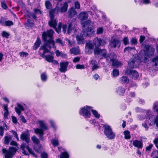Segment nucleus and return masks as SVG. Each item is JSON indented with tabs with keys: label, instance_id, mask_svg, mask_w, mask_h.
<instances>
[{
	"label": "nucleus",
	"instance_id": "obj_1",
	"mask_svg": "<svg viewBox=\"0 0 158 158\" xmlns=\"http://www.w3.org/2000/svg\"><path fill=\"white\" fill-rule=\"evenodd\" d=\"M83 31V34L82 36L77 35L76 36L78 44L83 43V36L90 37L94 35L95 31L94 29V23L90 20H88L82 23Z\"/></svg>",
	"mask_w": 158,
	"mask_h": 158
},
{
	"label": "nucleus",
	"instance_id": "obj_21",
	"mask_svg": "<svg viewBox=\"0 0 158 158\" xmlns=\"http://www.w3.org/2000/svg\"><path fill=\"white\" fill-rule=\"evenodd\" d=\"M68 13L69 18H72L77 14V12L73 7H72L70 8L69 10Z\"/></svg>",
	"mask_w": 158,
	"mask_h": 158
},
{
	"label": "nucleus",
	"instance_id": "obj_6",
	"mask_svg": "<svg viewBox=\"0 0 158 158\" xmlns=\"http://www.w3.org/2000/svg\"><path fill=\"white\" fill-rule=\"evenodd\" d=\"M55 10L52 9L49 11L50 20L48 23V25L51 27L55 28L57 25V21L56 19L54 18V14Z\"/></svg>",
	"mask_w": 158,
	"mask_h": 158
},
{
	"label": "nucleus",
	"instance_id": "obj_57",
	"mask_svg": "<svg viewBox=\"0 0 158 158\" xmlns=\"http://www.w3.org/2000/svg\"><path fill=\"white\" fill-rule=\"evenodd\" d=\"M135 68L137 67L140 64V62L139 60H133Z\"/></svg>",
	"mask_w": 158,
	"mask_h": 158
},
{
	"label": "nucleus",
	"instance_id": "obj_51",
	"mask_svg": "<svg viewBox=\"0 0 158 158\" xmlns=\"http://www.w3.org/2000/svg\"><path fill=\"white\" fill-rule=\"evenodd\" d=\"M150 3V0H143L140 1L139 3L141 5L142 4H148Z\"/></svg>",
	"mask_w": 158,
	"mask_h": 158
},
{
	"label": "nucleus",
	"instance_id": "obj_20",
	"mask_svg": "<svg viewBox=\"0 0 158 158\" xmlns=\"http://www.w3.org/2000/svg\"><path fill=\"white\" fill-rule=\"evenodd\" d=\"M110 45L112 47L114 48L119 47L120 45V42L118 40L114 39L110 42Z\"/></svg>",
	"mask_w": 158,
	"mask_h": 158
},
{
	"label": "nucleus",
	"instance_id": "obj_56",
	"mask_svg": "<svg viewBox=\"0 0 158 158\" xmlns=\"http://www.w3.org/2000/svg\"><path fill=\"white\" fill-rule=\"evenodd\" d=\"M128 65L131 68H135L133 60L128 63Z\"/></svg>",
	"mask_w": 158,
	"mask_h": 158
},
{
	"label": "nucleus",
	"instance_id": "obj_55",
	"mask_svg": "<svg viewBox=\"0 0 158 158\" xmlns=\"http://www.w3.org/2000/svg\"><path fill=\"white\" fill-rule=\"evenodd\" d=\"M34 12L36 15H40L42 13V12L40 10L38 9H34Z\"/></svg>",
	"mask_w": 158,
	"mask_h": 158
},
{
	"label": "nucleus",
	"instance_id": "obj_60",
	"mask_svg": "<svg viewBox=\"0 0 158 158\" xmlns=\"http://www.w3.org/2000/svg\"><path fill=\"white\" fill-rule=\"evenodd\" d=\"M49 122L51 126L54 129H56V127L53 121L52 120H50Z\"/></svg>",
	"mask_w": 158,
	"mask_h": 158
},
{
	"label": "nucleus",
	"instance_id": "obj_19",
	"mask_svg": "<svg viewBox=\"0 0 158 158\" xmlns=\"http://www.w3.org/2000/svg\"><path fill=\"white\" fill-rule=\"evenodd\" d=\"M38 123L39 125V126L40 128V129H42L43 131L44 130H46L48 129L47 126L46 124L43 121L39 120Z\"/></svg>",
	"mask_w": 158,
	"mask_h": 158
},
{
	"label": "nucleus",
	"instance_id": "obj_47",
	"mask_svg": "<svg viewBox=\"0 0 158 158\" xmlns=\"http://www.w3.org/2000/svg\"><path fill=\"white\" fill-rule=\"evenodd\" d=\"M45 5L47 9H49L51 8V5L49 1H46L45 3Z\"/></svg>",
	"mask_w": 158,
	"mask_h": 158
},
{
	"label": "nucleus",
	"instance_id": "obj_31",
	"mask_svg": "<svg viewBox=\"0 0 158 158\" xmlns=\"http://www.w3.org/2000/svg\"><path fill=\"white\" fill-rule=\"evenodd\" d=\"M62 23L61 22H60L58 23L57 28L56 27L55 28H54L55 29L56 31L58 33H59L61 32V29L62 26Z\"/></svg>",
	"mask_w": 158,
	"mask_h": 158
},
{
	"label": "nucleus",
	"instance_id": "obj_52",
	"mask_svg": "<svg viewBox=\"0 0 158 158\" xmlns=\"http://www.w3.org/2000/svg\"><path fill=\"white\" fill-rule=\"evenodd\" d=\"M103 32V29L102 27L98 28L97 30V34H102Z\"/></svg>",
	"mask_w": 158,
	"mask_h": 158
},
{
	"label": "nucleus",
	"instance_id": "obj_45",
	"mask_svg": "<svg viewBox=\"0 0 158 158\" xmlns=\"http://www.w3.org/2000/svg\"><path fill=\"white\" fill-rule=\"evenodd\" d=\"M119 74V71L118 70L114 69L113 71V76L114 77H116Z\"/></svg>",
	"mask_w": 158,
	"mask_h": 158
},
{
	"label": "nucleus",
	"instance_id": "obj_23",
	"mask_svg": "<svg viewBox=\"0 0 158 158\" xmlns=\"http://www.w3.org/2000/svg\"><path fill=\"white\" fill-rule=\"evenodd\" d=\"M73 25L72 23H69L67 31V33L68 34H70L72 32L75 33L76 30L75 27H73Z\"/></svg>",
	"mask_w": 158,
	"mask_h": 158
},
{
	"label": "nucleus",
	"instance_id": "obj_34",
	"mask_svg": "<svg viewBox=\"0 0 158 158\" xmlns=\"http://www.w3.org/2000/svg\"><path fill=\"white\" fill-rule=\"evenodd\" d=\"M68 7V5L66 2L64 3L63 6L61 8L60 11L61 12H64L67 11Z\"/></svg>",
	"mask_w": 158,
	"mask_h": 158
},
{
	"label": "nucleus",
	"instance_id": "obj_7",
	"mask_svg": "<svg viewBox=\"0 0 158 158\" xmlns=\"http://www.w3.org/2000/svg\"><path fill=\"white\" fill-rule=\"evenodd\" d=\"M155 51V48L152 45H145L144 47V54L147 56H152L154 55Z\"/></svg>",
	"mask_w": 158,
	"mask_h": 158
},
{
	"label": "nucleus",
	"instance_id": "obj_42",
	"mask_svg": "<svg viewBox=\"0 0 158 158\" xmlns=\"http://www.w3.org/2000/svg\"><path fill=\"white\" fill-rule=\"evenodd\" d=\"M69 155L66 152H62L60 155V158H69Z\"/></svg>",
	"mask_w": 158,
	"mask_h": 158
},
{
	"label": "nucleus",
	"instance_id": "obj_50",
	"mask_svg": "<svg viewBox=\"0 0 158 158\" xmlns=\"http://www.w3.org/2000/svg\"><path fill=\"white\" fill-rule=\"evenodd\" d=\"M131 44L133 45H136L137 43V39L135 38H132L131 40Z\"/></svg>",
	"mask_w": 158,
	"mask_h": 158
},
{
	"label": "nucleus",
	"instance_id": "obj_14",
	"mask_svg": "<svg viewBox=\"0 0 158 158\" xmlns=\"http://www.w3.org/2000/svg\"><path fill=\"white\" fill-rule=\"evenodd\" d=\"M68 64V62H60V68L59 69V70L62 73H65L67 70Z\"/></svg>",
	"mask_w": 158,
	"mask_h": 158
},
{
	"label": "nucleus",
	"instance_id": "obj_41",
	"mask_svg": "<svg viewBox=\"0 0 158 158\" xmlns=\"http://www.w3.org/2000/svg\"><path fill=\"white\" fill-rule=\"evenodd\" d=\"M151 156L153 158H158V151H155L153 152Z\"/></svg>",
	"mask_w": 158,
	"mask_h": 158
},
{
	"label": "nucleus",
	"instance_id": "obj_26",
	"mask_svg": "<svg viewBox=\"0 0 158 158\" xmlns=\"http://www.w3.org/2000/svg\"><path fill=\"white\" fill-rule=\"evenodd\" d=\"M120 82L122 83H128L129 81V78L126 76H123L120 79Z\"/></svg>",
	"mask_w": 158,
	"mask_h": 158
},
{
	"label": "nucleus",
	"instance_id": "obj_35",
	"mask_svg": "<svg viewBox=\"0 0 158 158\" xmlns=\"http://www.w3.org/2000/svg\"><path fill=\"white\" fill-rule=\"evenodd\" d=\"M71 54H73L75 55L77 54L79 52V50L78 48H73L70 50Z\"/></svg>",
	"mask_w": 158,
	"mask_h": 158
},
{
	"label": "nucleus",
	"instance_id": "obj_32",
	"mask_svg": "<svg viewBox=\"0 0 158 158\" xmlns=\"http://www.w3.org/2000/svg\"><path fill=\"white\" fill-rule=\"evenodd\" d=\"M40 77L41 80L45 82L47 80L48 77L45 73L41 74Z\"/></svg>",
	"mask_w": 158,
	"mask_h": 158
},
{
	"label": "nucleus",
	"instance_id": "obj_13",
	"mask_svg": "<svg viewBox=\"0 0 158 158\" xmlns=\"http://www.w3.org/2000/svg\"><path fill=\"white\" fill-rule=\"evenodd\" d=\"M29 144H25L24 143L21 144L20 148L22 149L26 148L28 150L29 153L31 154L34 157H37L36 154L32 151V149L29 147Z\"/></svg>",
	"mask_w": 158,
	"mask_h": 158
},
{
	"label": "nucleus",
	"instance_id": "obj_8",
	"mask_svg": "<svg viewBox=\"0 0 158 158\" xmlns=\"http://www.w3.org/2000/svg\"><path fill=\"white\" fill-rule=\"evenodd\" d=\"M94 53L95 55H97L99 57H101L100 59L103 58L106 59L107 55V52L105 49H101L100 48L95 49L94 50Z\"/></svg>",
	"mask_w": 158,
	"mask_h": 158
},
{
	"label": "nucleus",
	"instance_id": "obj_2",
	"mask_svg": "<svg viewBox=\"0 0 158 158\" xmlns=\"http://www.w3.org/2000/svg\"><path fill=\"white\" fill-rule=\"evenodd\" d=\"M54 33V31L52 29H50L46 32H43L42 35V38L46 43L41 46L39 52H40L41 50H43V52H44L46 50H48L47 49V48L50 49H51V46L50 45V44L52 45L53 48H55V42L53 38Z\"/></svg>",
	"mask_w": 158,
	"mask_h": 158
},
{
	"label": "nucleus",
	"instance_id": "obj_24",
	"mask_svg": "<svg viewBox=\"0 0 158 158\" xmlns=\"http://www.w3.org/2000/svg\"><path fill=\"white\" fill-rule=\"evenodd\" d=\"M2 152L3 153H5V158H12L13 156L12 154H11L5 149H2Z\"/></svg>",
	"mask_w": 158,
	"mask_h": 158
},
{
	"label": "nucleus",
	"instance_id": "obj_11",
	"mask_svg": "<svg viewBox=\"0 0 158 158\" xmlns=\"http://www.w3.org/2000/svg\"><path fill=\"white\" fill-rule=\"evenodd\" d=\"M93 43L95 47V49L99 48L100 46H103L106 44L105 41L100 38L96 37L93 40Z\"/></svg>",
	"mask_w": 158,
	"mask_h": 158
},
{
	"label": "nucleus",
	"instance_id": "obj_58",
	"mask_svg": "<svg viewBox=\"0 0 158 158\" xmlns=\"http://www.w3.org/2000/svg\"><path fill=\"white\" fill-rule=\"evenodd\" d=\"M34 25V24L33 23L31 22L28 21L26 24V26L29 27H32Z\"/></svg>",
	"mask_w": 158,
	"mask_h": 158
},
{
	"label": "nucleus",
	"instance_id": "obj_3",
	"mask_svg": "<svg viewBox=\"0 0 158 158\" xmlns=\"http://www.w3.org/2000/svg\"><path fill=\"white\" fill-rule=\"evenodd\" d=\"M106 59V61L108 65H111L115 67H118L122 65L121 62L118 61L116 55L113 52L108 54Z\"/></svg>",
	"mask_w": 158,
	"mask_h": 158
},
{
	"label": "nucleus",
	"instance_id": "obj_62",
	"mask_svg": "<svg viewBox=\"0 0 158 158\" xmlns=\"http://www.w3.org/2000/svg\"><path fill=\"white\" fill-rule=\"evenodd\" d=\"M75 6L76 9H79L80 8V5L79 2L76 1L75 2Z\"/></svg>",
	"mask_w": 158,
	"mask_h": 158
},
{
	"label": "nucleus",
	"instance_id": "obj_61",
	"mask_svg": "<svg viewBox=\"0 0 158 158\" xmlns=\"http://www.w3.org/2000/svg\"><path fill=\"white\" fill-rule=\"evenodd\" d=\"M76 68L77 69H84V67L83 65L79 64L76 65Z\"/></svg>",
	"mask_w": 158,
	"mask_h": 158
},
{
	"label": "nucleus",
	"instance_id": "obj_17",
	"mask_svg": "<svg viewBox=\"0 0 158 158\" xmlns=\"http://www.w3.org/2000/svg\"><path fill=\"white\" fill-rule=\"evenodd\" d=\"M17 105L18 107H15V110L16 113L19 115H20L21 114V111L24 110V109L23 106L20 104L17 103Z\"/></svg>",
	"mask_w": 158,
	"mask_h": 158
},
{
	"label": "nucleus",
	"instance_id": "obj_5",
	"mask_svg": "<svg viewBox=\"0 0 158 158\" xmlns=\"http://www.w3.org/2000/svg\"><path fill=\"white\" fill-rule=\"evenodd\" d=\"M92 107L89 106H84L80 109L79 111L80 114L82 115L85 118H89L91 115L90 111Z\"/></svg>",
	"mask_w": 158,
	"mask_h": 158
},
{
	"label": "nucleus",
	"instance_id": "obj_46",
	"mask_svg": "<svg viewBox=\"0 0 158 158\" xmlns=\"http://www.w3.org/2000/svg\"><path fill=\"white\" fill-rule=\"evenodd\" d=\"M5 25L7 26H10L13 25V23L11 21L8 20L5 22Z\"/></svg>",
	"mask_w": 158,
	"mask_h": 158
},
{
	"label": "nucleus",
	"instance_id": "obj_48",
	"mask_svg": "<svg viewBox=\"0 0 158 158\" xmlns=\"http://www.w3.org/2000/svg\"><path fill=\"white\" fill-rule=\"evenodd\" d=\"M1 5L2 7L4 9H6L8 8V6L5 1H2L1 2Z\"/></svg>",
	"mask_w": 158,
	"mask_h": 158
},
{
	"label": "nucleus",
	"instance_id": "obj_43",
	"mask_svg": "<svg viewBox=\"0 0 158 158\" xmlns=\"http://www.w3.org/2000/svg\"><path fill=\"white\" fill-rule=\"evenodd\" d=\"M135 48L134 47H128L125 48H124V52H129L131 50H132L133 49L135 50Z\"/></svg>",
	"mask_w": 158,
	"mask_h": 158
},
{
	"label": "nucleus",
	"instance_id": "obj_33",
	"mask_svg": "<svg viewBox=\"0 0 158 158\" xmlns=\"http://www.w3.org/2000/svg\"><path fill=\"white\" fill-rule=\"evenodd\" d=\"M124 138L126 139H129L131 138L130 135V132L128 130L125 131H124Z\"/></svg>",
	"mask_w": 158,
	"mask_h": 158
},
{
	"label": "nucleus",
	"instance_id": "obj_54",
	"mask_svg": "<svg viewBox=\"0 0 158 158\" xmlns=\"http://www.w3.org/2000/svg\"><path fill=\"white\" fill-rule=\"evenodd\" d=\"M154 106L153 108L155 111L158 112V103H154Z\"/></svg>",
	"mask_w": 158,
	"mask_h": 158
},
{
	"label": "nucleus",
	"instance_id": "obj_16",
	"mask_svg": "<svg viewBox=\"0 0 158 158\" xmlns=\"http://www.w3.org/2000/svg\"><path fill=\"white\" fill-rule=\"evenodd\" d=\"M132 144L133 146L139 149H142L143 147L142 142L137 140H133Z\"/></svg>",
	"mask_w": 158,
	"mask_h": 158
},
{
	"label": "nucleus",
	"instance_id": "obj_37",
	"mask_svg": "<svg viewBox=\"0 0 158 158\" xmlns=\"http://www.w3.org/2000/svg\"><path fill=\"white\" fill-rule=\"evenodd\" d=\"M155 66H156L158 65V56L153 58L152 60Z\"/></svg>",
	"mask_w": 158,
	"mask_h": 158
},
{
	"label": "nucleus",
	"instance_id": "obj_25",
	"mask_svg": "<svg viewBox=\"0 0 158 158\" xmlns=\"http://www.w3.org/2000/svg\"><path fill=\"white\" fill-rule=\"evenodd\" d=\"M94 44L90 42L87 43L85 45V49L86 51H89V49H93L94 47Z\"/></svg>",
	"mask_w": 158,
	"mask_h": 158
},
{
	"label": "nucleus",
	"instance_id": "obj_27",
	"mask_svg": "<svg viewBox=\"0 0 158 158\" xmlns=\"http://www.w3.org/2000/svg\"><path fill=\"white\" fill-rule=\"evenodd\" d=\"M3 109L5 111L4 114V118L6 119H7L8 118V115L9 112L7 105H4Z\"/></svg>",
	"mask_w": 158,
	"mask_h": 158
},
{
	"label": "nucleus",
	"instance_id": "obj_39",
	"mask_svg": "<svg viewBox=\"0 0 158 158\" xmlns=\"http://www.w3.org/2000/svg\"><path fill=\"white\" fill-rule=\"evenodd\" d=\"M8 151L14 155V153L17 151V149L14 147H10Z\"/></svg>",
	"mask_w": 158,
	"mask_h": 158
},
{
	"label": "nucleus",
	"instance_id": "obj_29",
	"mask_svg": "<svg viewBox=\"0 0 158 158\" xmlns=\"http://www.w3.org/2000/svg\"><path fill=\"white\" fill-rule=\"evenodd\" d=\"M96 61L94 60H92L90 61V63L92 64V69L93 70L97 69L99 68V66L96 64Z\"/></svg>",
	"mask_w": 158,
	"mask_h": 158
},
{
	"label": "nucleus",
	"instance_id": "obj_38",
	"mask_svg": "<svg viewBox=\"0 0 158 158\" xmlns=\"http://www.w3.org/2000/svg\"><path fill=\"white\" fill-rule=\"evenodd\" d=\"M91 111L93 114L97 118H99L100 116V114H98V112L95 110H94L91 109Z\"/></svg>",
	"mask_w": 158,
	"mask_h": 158
},
{
	"label": "nucleus",
	"instance_id": "obj_10",
	"mask_svg": "<svg viewBox=\"0 0 158 158\" xmlns=\"http://www.w3.org/2000/svg\"><path fill=\"white\" fill-rule=\"evenodd\" d=\"M51 52L49 50H46L43 53L39 52V55L42 58H44L45 60L48 62H52L54 59V57L52 55H45V54L47 53H50Z\"/></svg>",
	"mask_w": 158,
	"mask_h": 158
},
{
	"label": "nucleus",
	"instance_id": "obj_59",
	"mask_svg": "<svg viewBox=\"0 0 158 158\" xmlns=\"http://www.w3.org/2000/svg\"><path fill=\"white\" fill-rule=\"evenodd\" d=\"M28 55V54L25 52H21L20 53V56L21 57H26Z\"/></svg>",
	"mask_w": 158,
	"mask_h": 158
},
{
	"label": "nucleus",
	"instance_id": "obj_30",
	"mask_svg": "<svg viewBox=\"0 0 158 158\" xmlns=\"http://www.w3.org/2000/svg\"><path fill=\"white\" fill-rule=\"evenodd\" d=\"M4 143L6 145L9 143L10 141L12 139V138L10 135L6 136L4 137Z\"/></svg>",
	"mask_w": 158,
	"mask_h": 158
},
{
	"label": "nucleus",
	"instance_id": "obj_40",
	"mask_svg": "<svg viewBox=\"0 0 158 158\" xmlns=\"http://www.w3.org/2000/svg\"><path fill=\"white\" fill-rule=\"evenodd\" d=\"M2 34V36L6 38H8L10 35V34L6 31H3Z\"/></svg>",
	"mask_w": 158,
	"mask_h": 158
},
{
	"label": "nucleus",
	"instance_id": "obj_12",
	"mask_svg": "<svg viewBox=\"0 0 158 158\" xmlns=\"http://www.w3.org/2000/svg\"><path fill=\"white\" fill-rule=\"evenodd\" d=\"M125 74L127 75H132V78L135 80L137 79L139 76L138 73L136 71L128 68L126 70Z\"/></svg>",
	"mask_w": 158,
	"mask_h": 158
},
{
	"label": "nucleus",
	"instance_id": "obj_28",
	"mask_svg": "<svg viewBox=\"0 0 158 158\" xmlns=\"http://www.w3.org/2000/svg\"><path fill=\"white\" fill-rule=\"evenodd\" d=\"M41 40L39 38H37V40L34 44L33 49L35 50H36L39 47L40 44Z\"/></svg>",
	"mask_w": 158,
	"mask_h": 158
},
{
	"label": "nucleus",
	"instance_id": "obj_64",
	"mask_svg": "<svg viewBox=\"0 0 158 158\" xmlns=\"http://www.w3.org/2000/svg\"><path fill=\"white\" fill-rule=\"evenodd\" d=\"M154 122V123L156 124V126L158 127V115L155 118Z\"/></svg>",
	"mask_w": 158,
	"mask_h": 158
},
{
	"label": "nucleus",
	"instance_id": "obj_9",
	"mask_svg": "<svg viewBox=\"0 0 158 158\" xmlns=\"http://www.w3.org/2000/svg\"><path fill=\"white\" fill-rule=\"evenodd\" d=\"M20 139L22 140L25 141V144H29L30 142V134L28 130L22 132L20 136Z\"/></svg>",
	"mask_w": 158,
	"mask_h": 158
},
{
	"label": "nucleus",
	"instance_id": "obj_49",
	"mask_svg": "<svg viewBox=\"0 0 158 158\" xmlns=\"http://www.w3.org/2000/svg\"><path fill=\"white\" fill-rule=\"evenodd\" d=\"M124 44L125 45L128 44L129 43L128 38L127 37H125L123 39Z\"/></svg>",
	"mask_w": 158,
	"mask_h": 158
},
{
	"label": "nucleus",
	"instance_id": "obj_36",
	"mask_svg": "<svg viewBox=\"0 0 158 158\" xmlns=\"http://www.w3.org/2000/svg\"><path fill=\"white\" fill-rule=\"evenodd\" d=\"M31 139L33 142L35 144H38L40 143V140L35 136H33Z\"/></svg>",
	"mask_w": 158,
	"mask_h": 158
},
{
	"label": "nucleus",
	"instance_id": "obj_44",
	"mask_svg": "<svg viewBox=\"0 0 158 158\" xmlns=\"http://www.w3.org/2000/svg\"><path fill=\"white\" fill-rule=\"evenodd\" d=\"M51 142L54 147H56L59 145V142L58 140L52 139L51 140Z\"/></svg>",
	"mask_w": 158,
	"mask_h": 158
},
{
	"label": "nucleus",
	"instance_id": "obj_63",
	"mask_svg": "<svg viewBox=\"0 0 158 158\" xmlns=\"http://www.w3.org/2000/svg\"><path fill=\"white\" fill-rule=\"evenodd\" d=\"M41 158H48V155L45 152H42L41 155Z\"/></svg>",
	"mask_w": 158,
	"mask_h": 158
},
{
	"label": "nucleus",
	"instance_id": "obj_15",
	"mask_svg": "<svg viewBox=\"0 0 158 158\" xmlns=\"http://www.w3.org/2000/svg\"><path fill=\"white\" fill-rule=\"evenodd\" d=\"M34 132L37 135H39V137L41 140H44L43 135L44 131L42 129H40L39 128H37L34 129Z\"/></svg>",
	"mask_w": 158,
	"mask_h": 158
},
{
	"label": "nucleus",
	"instance_id": "obj_4",
	"mask_svg": "<svg viewBox=\"0 0 158 158\" xmlns=\"http://www.w3.org/2000/svg\"><path fill=\"white\" fill-rule=\"evenodd\" d=\"M103 127L104 128V133L106 138L110 140L114 139L115 137V135L110 126L104 125Z\"/></svg>",
	"mask_w": 158,
	"mask_h": 158
},
{
	"label": "nucleus",
	"instance_id": "obj_22",
	"mask_svg": "<svg viewBox=\"0 0 158 158\" xmlns=\"http://www.w3.org/2000/svg\"><path fill=\"white\" fill-rule=\"evenodd\" d=\"M116 92L119 95L123 96L125 92V89L122 86L118 87L116 89Z\"/></svg>",
	"mask_w": 158,
	"mask_h": 158
},
{
	"label": "nucleus",
	"instance_id": "obj_53",
	"mask_svg": "<svg viewBox=\"0 0 158 158\" xmlns=\"http://www.w3.org/2000/svg\"><path fill=\"white\" fill-rule=\"evenodd\" d=\"M56 43L60 44L62 46L64 45V44L63 43L62 40L60 38L57 39L56 40Z\"/></svg>",
	"mask_w": 158,
	"mask_h": 158
},
{
	"label": "nucleus",
	"instance_id": "obj_18",
	"mask_svg": "<svg viewBox=\"0 0 158 158\" xmlns=\"http://www.w3.org/2000/svg\"><path fill=\"white\" fill-rule=\"evenodd\" d=\"M88 16V14L86 12L82 11L79 14V18L81 20H84L87 19Z\"/></svg>",
	"mask_w": 158,
	"mask_h": 158
}]
</instances>
